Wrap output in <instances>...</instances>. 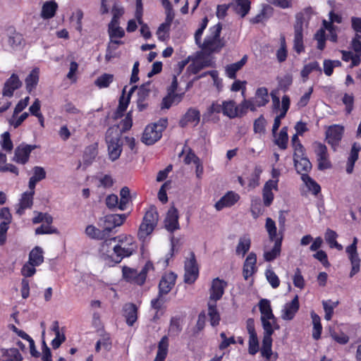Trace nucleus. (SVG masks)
<instances>
[{"label":"nucleus","instance_id":"obj_8","mask_svg":"<svg viewBox=\"0 0 361 361\" xmlns=\"http://www.w3.org/2000/svg\"><path fill=\"white\" fill-rule=\"evenodd\" d=\"M357 238H354L353 243L346 247V252L348 254L349 259L352 265V269L349 274L350 278L360 271V259L357 252Z\"/></svg>","mask_w":361,"mask_h":361},{"label":"nucleus","instance_id":"obj_40","mask_svg":"<svg viewBox=\"0 0 361 361\" xmlns=\"http://www.w3.org/2000/svg\"><path fill=\"white\" fill-rule=\"evenodd\" d=\"M126 87H127V86L124 87V88L123 90V94L120 97L118 106L117 110H116V111L115 113V118H120V117H121L123 115V113L126 110V109L128 107V104L130 102L129 97H125V96H124Z\"/></svg>","mask_w":361,"mask_h":361},{"label":"nucleus","instance_id":"obj_28","mask_svg":"<svg viewBox=\"0 0 361 361\" xmlns=\"http://www.w3.org/2000/svg\"><path fill=\"white\" fill-rule=\"evenodd\" d=\"M124 317L126 319V323L129 326H133L137 319V308L133 303L126 304L123 307Z\"/></svg>","mask_w":361,"mask_h":361},{"label":"nucleus","instance_id":"obj_59","mask_svg":"<svg viewBox=\"0 0 361 361\" xmlns=\"http://www.w3.org/2000/svg\"><path fill=\"white\" fill-rule=\"evenodd\" d=\"M265 274L267 281L271 284L272 288H276L277 287H279L280 281L279 277L276 276L274 271L271 269H267L266 271Z\"/></svg>","mask_w":361,"mask_h":361},{"label":"nucleus","instance_id":"obj_27","mask_svg":"<svg viewBox=\"0 0 361 361\" xmlns=\"http://www.w3.org/2000/svg\"><path fill=\"white\" fill-rule=\"evenodd\" d=\"M35 191L25 192L21 197L19 203V207L16 210V213L19 215H22L24 210L27 208H30L33 203V195Z\"/></svg>","mask_w":361,"mask_h":361},{"label":"nucleus","instance_id":"obj_33","mask_svg":"<svg viewBox=\"0 0 361 361\" xmlns=\"http://www.w3.org/2000/svg\"><path fill=\"white\" fill-rule=\"evenodd\" d=\"M1 358L3 361H21L23 360L17 348L2 350Z\"/></svg>","mask_w":361,"mask_h":361},{"label":"nucleus","instance_id":"obj_35","mask_svg":"<svg viewBox=\"0 0 361 361\" xmlns=\"http://www.w3.org/2000/svg\"><path fill=\"white\" fill-rule=\"evenodd\" d=\"M39 81V69L34 68L25 78L26 89L31 92L37 86Z\"/></svg>","mask_w":361,"mask_h":361},{"label":"nucleus","instance_id":"obj_18","mask_svg":"<svg viewBox=\"0 0 361 361\" xmlns=\"http://www.w3.org/2000/svg\"><path fill=\"white\" fill-rule=\"evenodd\" d=\"M176 275L173 272L165 274L160 280L159 284V293L168 294L175 285Z\"/></svg>","mask_w":361,"mask_h":361},{"label":"nucleus","instance_id":"obj_45","mask_svg":"<svg viewBox=\"0 0 361 361\" xmlns=\"http://www.w3.org/2000/svg\"><path fill=\"white\" fill-rule=\"evenodd\" d=\"M154 228V226L147 222L144 221L142 219V222L140 226L137 233L139 239L144 240L147 235L152 233Z\"/></svg>","mask_w":361,"mask_h":361},{"label":"nucleus","instance_id":"obj_15","mask_svg":"<svg viewBox=\"0 0 361 361\" xmlns=\"http://www.w3.org/2000/svg\"><path fill=\"white\" fill-rule=\"evenodd\" d=\"M300 307L298 296L295 295L290 302H287L282 310L281 318L283 320H292Z\"/></svg>","mask_w":361,"mask_h":361},{"label":"nucleus","instance_id":"obj_34","mask_svg":"<svg viewBox=\"0 0 361 361\" xmlns=\"http://www.w3.org/2000/svg\"><path fill=\"white\" fill-rule=\"evenodd\" d=\"M251 245V240L247 235L240 238L235 252L237 255H241L243 257L248 252Z\"/></svg>","mask_w":361,"mask_h":361},{"label":"nucleus","instance_id":"obj_57","mask_svg":"<svg viewBox=\"0 0 361 361\" xmlns=\"http://www.w3.org/2000/svg\"><path fill=\"white\" fill-rule=\"evenodd\" d=\"M249 348L250 355H255L259 350V343L257 334L249 335Z\"/></svg>","mask_w":361,"mask_h":361},{"label":"nucleus","instance_id":"obj_51","mask_svg":"<svg viewBox=\"0 0 361 361\" xmlns=\"http://www.w3.org/2000/svg\"><path fill=\"white\" fill-rule=\"evenodd\" d=\"M288 128L283 127L281 130L278 138L276 140L275 143L282 149L287 148V143L288 140Z\"/></svg>","mask_w":361,"mask_h":361},{"label":"nucleus","instance_id":"obj_21","mask_svg":"<svg viewBox=\"0 0 361 361\" xmlns=\"http://www.w3.org/2000/svg\"><path fill=\"white\" fill-rule=\"evenodd\" d=\"M22 85L21 81L19 80L18 76L13 73L11 76L6 81L4 89L3 95L6 97H12L13 92L18 89Z\"/></svg>","mask_w":361,"mask_h":361},{"label":"nucleus","instance_id":"obj_26","mask_svg":"<svg viewBox=\"0 0 361 361\" xmlns=\"http://www.w3.org/2000/svg\"><path fill=\"white\" fill-rule=\"evenodd\" d=\"M293 161L297 172L301 174V178L303 177V174L308 175V173L312 169V165L306 156L294 159Z\"/></svg>","mask_w":361,"mask_h":361},{"label":"nucleus","instance_id":"obj_60","mask_svg":"<svg viewBox=\"0 0 361 361\" xmlns=\"http://www.w3.org/2000/svg\"><path fill=\"white\" fill-rule=\"evenodd\" d=\"M317 41V49L323 50L325 47V31L323 28L319 30L314 35Z\"/></svg>","mask_w":361,"mask_h":361},{"label":"nucleus","instance_id":"obj_50","mask_svg":"<svg viewBox=\"0 0 361 361\" xmlns=\"http://www.w3.org/2000/svg\"><path fill=\"white\" fill-rule=\"evenodd\" d=\"M265 228L271 241H274L279 238L277 237L276 224L272 219L269 217L267 218Z\"/></svg>","mask_w":361,"mask_h":361},{"label":"nucleus","instance_id":"obj_5","mask_svg":"<svg viewBox=\"0 0 361 361\" xmlns=\"http://www.w3.org/2000/svg\"><path fill=\"white\" fill-rule=\"evenodd\" d=\"M305 21L304 15L299 13L295 16V23L294 24V40L293 49L298 53L304 51L303 44V23Z\"/></svg>","mask_w":361,"mask_h":361},{"label":"nucleus","instance_id":"obj_14","mask_svg":"<svg viewBox=\"0 0 361 361\" xmlns=\"http://www.w3.org/2000/svg\"><path fill=\"white\" fill-rule=\"evenodd\" d=\"M160 130L156 129V126L148 125L142 134V142L147 145H153L161 137Z\"/></svg>","mask_w":361,"mask_h":361},{"label":"nucleus","instance_id":"obj_56","mask_svg":"<svg viewBox=\"0 0 361 361\" xmlns=\"http://www.w3.org/2000/svg\"><path fill=\"white\" fill-rule=\"evenodd\" d=\"M111 12L113 14V18L110 22L111 23V25L119 23V18L124 13L123 8L115 4L112 8Z\"/></svg>","mask_w":361,"mask_h":361},{"label":"nucleus","instance_id":"obj_24","mask_svg":"<svg viewBox=\"0 0 361 361\" xmlns=\"http://www.w3.org/2000/svg\"><path fill=\"white\" fill-rule=\"evenodd\" d=\"M256 262H257V255L254 252H250L243 265V276L245 279L250 276H252L256 271Z\"/></svg>","mask_w":361,"mask_h":361},{"label":"nucleus","instance_id":"obj_17","mask_svg":"<svg viewBox=\"0 0 361 361\" xmlns=\"http://www.w3.org/2000/svg\"><path fill=\"white\" fill-rule=\"evenodd\" d=\"M122 272L123 279L128 282L134 283L137 285H142L145 281L144 274L140 271L138 273L137 270L134 269L123 267Z\"/></svg>","mask_w":361,"mask_h":361},{"label":"nucleus","instance_id":"obj_63","mask_svg":"<svg viewBox=\"0 0 361 361\" xmlns=\"http://www.w3.org/2000/svg\"><path fill=\"white\" fill-rule=\"evenodd\" d=\"M343 103L345 105L347 114H350L353 109L354 97L352 94H345L342 99Z\"/></svg>","mask_w":361,"mask_h":361},{"label":"nucleus","instance_id":"obj_9","mask_svg":"<svg viewBox=\"0 0 361 361\" xmlns=\"http://www.w3.org/2000/svg\"><path fill=\"white\" fill-rule=\"evenodd\" d=\"M6 35L8 37V43L12 49L20 50L24 47L25 40L23 35L17 32L14 27H8L6 29Z\"/></svg>","mask_w":361,"mask_h":361},{"label":"nucleus","instance_id":"obj_47","mask_svg":"<svg viewBox=\"0 0 361 361\" xmlns=\"http://www.w3.org/2000/svg\"><path fill=\"white\" fill-rule=\"evenodd\" d=\"M113 80V74L104 73L97 78L94 81V84L99 88H105L108 87Z\"/></svg>","mask_w":361,"mask_h":361},{"label":"nucleus","instance_id":"obj_11","mask_svg":"<svg viewBox=\"0 0 361 361\" xmlns=\"http://www.w3.org/2000/svg\"><path fill=\"white\" fill-rule=\"evenodd\" d=\"M344 128L340 125H333L326 131V140L331 146H336L341 140Z\"/></svg>","mask_w":361,"mask_h":361},{"label":"nucleus","instance_id":"obj_16","mask_svg":"<svg viewBox=\"0 0 361 361\" xmlns=\"http://www.w3.org/2000/svg\"><path fill=\"white\" fill-rule=\"evenodd\" d=\"M227 283L219 278L214 279L212 281L210 289L209 300L216 302L220 300L224 295V288L226 287Z\"/></svg>","mask_w":361,"mask_h":361},{"label":"nucleus","instance_id":"obj_44","mask_svg":"<svg viewBox=\"0 0 361 361\" xmlns=\"http://www.w3.org/2000/svg\"><path fill=\"white\" fill-rule=\"evenodd\" d=\"M302 181L305 183L306 186L310 191L314 195H317L321 190L319 185L314 181L309 175L303 174L302 177Z\"/></svg>","mask_w":361,"mask_h":361},{"label":"nucleus","instance_id":"obj_7","mask_svg":"<svg viewBox=\"0 0 361 361\" xmlns=\"http://www.w3.org/2000/svg\"><path fill=\"white\" fill-rule=\"evenodd\" d=\"M185 262L184 281L187 283H192L198 276V267L193 252L190 255Z\"/></svg>","mask_w":361,"mask_h":361},{"label":"nucleus","instance_id":"obj_38","mask_svg":"<svg viewBox=\"0 0 361 361\" xmlns=\"http://www.w3.org/2000/svg\"><path fill=\"white\" fill-rule=\"evenodd\" d=\"M208 315L211 324L214 326L219 324L220 315L216 309V302L209 300L208 302Z\"/></svg>","mask_w":361,"mask_h":361},{"label":"nucleus","instance_id":"obj_62","mask_svg":"<svg viewBox=\"0 0 361 361\" xmlns=\"http://www.w3.org/2000/svg\"><path fill=\"white\" fill-rule=\"evenodd\" d=\"M293 280V284L295 287L299 288L300 289L304 288L305 281H304L303 276L301 274V271H300V269L297 268L295 269Z\"/></svg>","mask_w":361,"mask_h":361},{"label":"nucleus","instance_id":"obj_25","mask_svg":"<svg viewBox=\"0 0 361 361\" xmlns=\"http://www.w3.org/2000/svg\"><path fill=\"white\" fill-rule=\"evenodd\" d=\"M282 240L283 236L281 235L279 238L274 240V245L273 247L270 250L265 251L264 252V259L265 261L271 262L280 256Z\"/></svg>","mask_w":361,"mask_h":361},{"label":"nucleus","instance_id":"obj_12","mask_svg":"<svg viewBox=\"0 0 361 361\" xmlns=\"http://www.w3.org/2000/svg\"><path fill=\"white\" fill-rule=\"evenodd\" d=\"M247 109H243L240 104L237 106L233 100L224 101L223 114L230 118L242 116L246 112Z\"/></svg>","mask_w":361,"mask_h":361},{"label":"nucleus","instance_id":"obj_37","mask_svg":"<svg viewBox=\"0 0 361 361\" xmlns=\"http://www.w3.org/2000/svg\"><path fill=\"white\" fill-rule=\"evenodd\" d=\"M43 261V250L41 247L37 246L30 252L28 262L34 266H39Z\"/></svg>","mask_w":361,"mask_h":361},{"label":"nucleus","instance_id":"obj_19","mask_svg":"<svg viewBox=\"0 0 361 361\" xmlns=\"http://www.w3.org/2000/svg\"><path fill=\"white\" fill-rule=\"evenodd\" d=\"M200 120V112L196 109L190 108L183 115L179 121V126L185 128L188 124H192L196 126Z\"/></svg>","mask_w":361,"mask_h":361},{"label":"nucleus","instance_id":"obj_64","mask_svg":"<svg viewBox=\"0 0 361 361\" xmlns=\"http://www.w3.org/2000/svg\"><path fill=\"white\" fill-rule=\"evenodd\" d=\"M118 204H119L118 197L116 195L111 194L106 197V205L109 209H113L116 207L118 208Z\"/></svg>","mask_w":361,"mask_h":361},{"label":"nucleus","instance_id":"obj_2","mask_svg":"<svg viewBox=\"0 0 361 361\" xmlns=\"http://www.w3.org/2000/svg\"><path fill=\"white\" fill-rule=\"evenodd\" d=\"M221 30L222 25L221 23H217L209 29V35L207 36L204 42L198 46L204 54L210 55L213 53L219 52L224 47V42L220 37Z\"/></svg>","mask_w":361,"mask_h":361},{"label":"nucleus","instance_id":"obj_22","mask_svg":"<svg viewBox=\"0 0 361 361\" xmlns=\"http://www.w3.org/2000/svg\"><path fill=\"white\" fill-rule=\"evenodd\" d=\"M239 199L240 196L237 193L233 191H229L217 202H216L215 208L216 210L220 211L224 207H231L235 202H237Z\"/></svg>","mask_w":361,"mask_h":361},{"label":"nucleus","instance_id":"obj_42","mask_svg":"<svg viewBox=\"0 0 361 361\" xmlns=\"http://www.w3.org/2000/svg\"><path fill=\"white\" fill-rule=\"evenodd\" d=\"M85 233L90 238L97 240H103L106 237L104 229L101 231L92 225H89L86 227Z\"/></svg>","mask_w":361,"mask_h":361},{"label":"nucleus","instance_id":"obj_55","mask_svg":"<svg viewBox=\"0 0 361 361\" xmlns=\"http://www.w3.org/2000/svg\"><path fill=\"white\" fill-rule=\"evenodd\" d=\"M150 82H147L145 84L142 85L139 88L137 91V100L145 101L151 92L149 88Z\"/></svg>","mask_w":361,"mask_h":361},{"label":"nucleus","instance_id":"obj_58","mask_svg":"<svg viewBox=\"0 0 361 361\" xmlns=\"http://www.w3.org/2000/svg\"><path fill=\"white\" fill-rule=\"evenodd\" d=\"M1 146L3 149L11 152L13 149V143L8 132H5L1 135Z\"/></svg>","mask_w":361,"mask_h":361},{"label":"nucleus","instance_id":"obj_10","mask_svg":"<svg viewBox=\"0 0 361 361\" xmlns=\"http://www.w3.org/2000/svg\"><path fill=\"white\" fill-rule=\"evenodd\" d=\"M36 148L37 145H35L20 144L15 149L13 160L18 164H26L28 161L30 154Z\"/></svg>","mask_w":361,"mask_h":361},{"label":"nucleus","instance_id":"obj_1","mask_svg":"<svg viewBox=\"0 0 361 361\" xmlns=\"http://www.w3.org/2000/svg\"><path fill=\"white\" fill-rule=\"evenodd\" d=\"M135 250L136 245L132 238L128 236H118L106 240L101 247L102 258L109 266L119 263L124 257L130 256Z\"/></svg>","mask_w":361,"mask_h":361},{"label":"nucleus","instance_id":"obj_46","mask_svg":"<svg viewBox=\"0 0 361 361\" xmlns=\"http://www.w3.org/2000/svg\"><path fill=\"white\" fill-rule=\"evenodd\" d=\"M314 71H319L320 73L322 72V69L319 66L318 62L314 61L306 64L302 70L301 71V76L303 78V81H306L308 78V75Z\"/></svg>","mask_w":361,"mask_h":361},{"label":"nucleus","instance_id":"obj_20","mask_svg":"<svg viewBox=\"0 0 361 361\" xmlns=\"http://www.w3.org/2000/svg\"><path fill=\"white\" fill-rule=\"evenodd\" d=\"M164 222L165 227L169 231L173 232L179 228L178 212L174 206H171L168 210Z\"/></svg>","mask_w":361,"mask_h":361},{"label":"nucleus","instance_id":"obj_3","mask_svg":"<svg viewBox=\"0 0 361 361\" xmlns=\"http://www.w3.org/2000/svg\"><path fill=\"white\" fill-rule=\"evenodd\" d=\"M106 142L108 147L109 158L115 161L121 155L122 144L121 142V131L118 126L110 127L106 133Z\"/></svg>","mask_w":361,"mask_h":361},{"label":"nucleus","instance_id":"obj_13","mask_svg":"<svg viewBox=\"0 0 361 361\" xmlns=\"http://www.w3.org/2000/svg\"><path fill=\"white\" fill-rule=\"evenodd\" d=\"M126 219V214H110L106 215L104 218V231L106 236L111 231V230L123 224Z\"/></svg>","mask_w":361,"mask_h":361},{"label":"nucleus","instance_id":"obj_6","mask_svg":"<svg viewBox=\"0 0 361 361\" xmlns=\"http://www.w3.org/2000/svg\"><path fill=\"white\" fill-rule=\"evenodd\" d=\"M313 147L317 156L318 169L322 171L330 169L331 164L329 159V154L326 145L321 142H315L313 143Z\"/></svg>","mask_w":361,"mask_h":361},{"label":"nucleus","instance_id":"obj_30","mask_svg":"<svg viewBox=\"0 0 361 361\" xmlns=\"http://www.w3.org/2000/svg\"><path fill=\"white\" fill-rule=\"evenodd\" d=\"M259 309L261 312V319H275V316L272 312L270 301L267 299H262L259 302Z\"/></svg>","mask_w":361,"mask_h":361},{"label":"nucleus","instance_id":"obj_61","mask_svg":"<svg viewBox=\"0 0 361 361\" xmlns=\"http://www.w3.org/2000/svg\"><path fill=\"white\" fill-rule=\"evenodd\" d=\"M182 330L178 319L172 318L171 320L169 331L173 336L178 335Z\"/></svg>","mask_w":361,"mask_h":361},{"label":"nucleus","instance_id":"obj_36","mask_svg":"<svg viewBox=\"0 0 361 361\" xmlns=\"http://www.w3.org/2000/svg\"><path fill=\"white\" fill-rule=\"evenodd\" d=\"M182 94H169L164 97L161 104V108L169 109L173 104H178L182 100Z\"/></svg>","mask_w":361,"mask_h":361},{"label":"nucleus","instance_id":"obj_39","mask_svg":"<svg viewBox=\"0 0 361 361\" xmlns=\"http://www.w3.org/2000/svg\"><path fill=\"white\" fill-rule=\"evenodd\" d=\"M143 220L156 227L159 221V214L157 208L154 206H151L149 209L145 212Z\"/></svg>","mask_w":361,"mask_h":361},{"label":"nucleus","instance_id":"obj_31","mask_svg":"<svg viewBox=\"0 0 361 361\" xmlns=\"http://www.w3.org/2000/svg\"><path fill=\"white\" fill-rule=\"evenodd\" d=\"M169 340L167 336L161 338L158 345V350L154 361H164L168 353Z\"/></svg>","mask_w":361,"mask_h":361},{"label":"nucleus","instance_id":"obj_52","mask_svg":"<svg viewBox=\"0 0 361 361\" xmlns=\"http://www.w3.org/2000/svg\"><path fill=\"white\" fill-rule=\"evenodd\" d=\"M108 32L110 38H121L125 35L124 30L119 26V23L111 25V23H109Z\"/></svg>","mask_w":361,"mask_h":361},{"label":"nucleus","instance_id":"obj_23","mask_svg":"<svg viewBox=\"0 0 361 361\" xmlns=\"http://www.w3.org/2000/svg\"><path fill=\"white\" fill-rule=\"evenodd\" d=\"M229 6L235 13L241 18H244L250 9V1L248 0H233Z\"/></svg>","mask_w":361,"mask_h":361},{"label":"nucleus","instance_id":"obj_41","mask_svg":"<svg viewBox=\"0 0 361 361\" xmlns=\"http://www.w3.org/2000/svg\"><path fill=\"white\" fill-rule=\"evenodd\" d=\"M120 197L118 209L123 211L127 208V205L130 201V190L128 187L125 186L121 189Z\"/></svg>","mask_w":361,"mask_h":361},{"label":"nucleus","instance_id":"obj_32","mask_svg":"<svg viewBox=\"0 0 361 361\" xmlns=\"http://www.w3.org/2000/svg\"><path fill=\"white\" fill-rule=\"evenodd\" d=\"M58 8V4L54 1H46L42 8L41 16L44 19H49L54 16Z\"/></svg>","mask_w":361,"mask_h":361},{"label":"nucleus","instance_id":"obj_4","mask_svg":"<svg viewBox=\"0 0 361 361\" xmlns=\"http://www.w3.org/2000/svg\"><path fill=\"white\" fill-rule=\"evenodd\" d=\"M269 102L268 90L266 87H259L255 92V96L251 99H244L240 106L243 109H249L255 111L257 107L265 106Z\"/></svg>","mask_w":361,"mask_h":361},{"label":"nucleus","instance_id":"obj_29","mask_svg":"<svg viewBox=\"0 0 361 361\" xmlns=\"http://www.w3.org/2000/svg\"><path fill=\"white\" fill-rule=\"evenodd\" d=\"M247 56L244 55L240 61L228 65L226 67V73L227 76L231 79H234L236 77V72L240 70L243 66L247 63Z\"/></svg>","mask_w":361,"mask_h":361},{"label":"nucleus","instance_id":"obj_43","mask_svg":"<svg viewBox=\"0 0 361 361\" xmlns=\"http://www.w3.org/2000/svg\"><path fill=\"white\" fill-rule=\"evenodd\" d=\"M262 173V169L259 166H255L253 172L248 180V188L250 189L255 188L259 184V177Z\"/></svg>","mask_w":361,"mask_h":361},{"label":"nucleus","instance_id":"obj_54","mask_svg":"<svg viewBox=\"0 0 361 361\" xmlns=\"http://www.w3.org/2000/svg\"><path fill=\"white\" fill-rule=\"evenodd\" d=\"M262 327L264 329L263 338H271L274 334L272 321L270 319H261Z\"/></svg>","mask_w":361,"mask_h":361},{"label":"nucleus","instance_id":"obj_53","mask_svg":"<svg viewBox=\"0 0 361 361\" xmlns=\"http://www.w3.org/2000/svg\"><path fill=\"white\" fill-rule=\"evenodd\" d=\"M329 334L331 337L339 344H346L349 341L348 336L343 332H336L332 328H329Z\"/></svg>","mask_w":361,"mask_h":361},{"label":"nucleus","instance_id":"obj_48","mask_svg":"<svg viewBox=\"0 0 361 361\" xmlns=\"http://www.w3.org/2000/svg\"><path fill=\"white\" fill-rule=\"evenodd\" d=\"M272 338H263L262 346L261 348L262 355L267 360H271L273 355L271 350Z\"/></svg>","mask_w":361,"mask_h":361},{"label":"nucleus","instance_id":"obj_49","mask_svg":"<svg viewBox=\"0 0 361 361\" xmlns=\"http://www.w3.org/2000/svg\"><path fill=\"white\" fill-rule=\"evenodd\" d=\"M338 301L332 302L331 300L323 301L322 305L325 312L324 318L327 321L331 319L334 314V309L338 305Z\"/></svg>","mask_w":361,"mask_h":361}]
</instances>
